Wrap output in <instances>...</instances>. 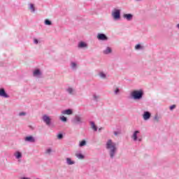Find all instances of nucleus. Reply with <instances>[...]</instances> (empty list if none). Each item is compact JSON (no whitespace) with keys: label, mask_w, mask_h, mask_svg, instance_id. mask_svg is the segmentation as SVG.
<instances>
[{"label":"nucleus","mask_w":179,"mask_h":179,"mask_svg":"<svg viewBox=\"0 0 179 179\" xmlns=\"http://www.w3.org/2000/svg\"><path fill=\"white\" fill-rule=\"evenodd\" d=\"M106 148L109 152L110 159H114V156L117 153V144L113 142V140L109 139L106 142Z\"/></svg>","instance_id":"1"},{"label":"nucleus","mask_w":179,"mask_h":179,"mask_svg":"<svg viewBox=\"0 0 179 179\" xmlns=\"http://www.w3.org/2000/svg\"><path fill=\"white\" fill-rule=\"evenodd\" d=\"M143 96V92L142 91H140V92L134 91L131 94V99H134V100H140V99H142Z\"/></svg>","instance_id":"2"},{"label":"nucleus","mask_w":179,"mask_h":179,"mask_svg":"<svg viewBox=\"0 0 179 179\" xmlns=\"http://www.w3.org/2000/svg\"><path fill=\"white\" fill-rule=\"evenodd\" d=\"M42 120L46 125H51V118L47 115H43L42 117Z\"/></svg>","instance_id":"3"},{"label":"nucleus","mask_w":179,"mask_h":179,"mask_svg":"<svg viewBox=\"0 0 179 179\" xmlns=\"http://www.w3.org/2000/svg\"><path fill=\"white\" fill-rule=\"evenodd\" d=\"M112 15L115 20L120 19V17H121V11L120 10L115 9L112 13Z\"/></svg>","instance_id":"4"},{"label":"nucleus","mask_w":179,"mask_h":179,"mask_svg":"<svg viewBox=\"0 0 179 179\" xmlns=\"http://www.w3.org/2000/svg\"><path fill=\"white\" fill-rule=\"evenodd\" d=\"M24 141L25 142H30L31 143H34V142H36V139L31 136L25 137Z\"/></svg>","instance_id":"5"},{"label":"nucleus","mask_w":179,"mask_h":179,"mask_svg":"<svg viewBox=\"0 0 179 179\" xmlns=\"http://www.w3.org/2000/svg\"><path fill=\"white\" fill-rule=\"evenodd\" d=\"M73 122H75V124H82V117L79 115H76Z\"/></svg>","instance_id":"6"},{"label":"nucleus","mask_w":179,"mask_h":179,"mask_svg":"<svg viewBox=\"0 0 179 179\" xmlns=\"http://www.w3.org/2000/svg\"><path fill=\"white\" fill-rule=\"evenodd\" d=\"M97 38L98 40H102L103 41H106V40H108L107 36H106V34H98Z\"/></svg>","instance_id":"7"},{"label":"nucleus","mask_w":179,"mask_h":179,"mask_svg":"<svg viewBox=\"0 0 179 179\" xmlns=\"http://www.w3.org/2000/svg\"><path fill=\"white\" fill-rule=\"evenodd\" d=\"M150 113L145 111L144 112V114L143 115V120H145V121L149 120V118H150Z\"/></svg>","instance_id":"8"},{"label":"nucleus","mask_w":179,"mask_h":179,"mask_svg":"<svg viewBox=\"0 0 179 179\" xmlns=\"http://www.w3.org/2000/svg\"><path fill=\"white\" fill-rule=\"evenodd\" d=\"M62 113L66 115H71V114H73V112L72 111V109H67V110H63Z\"/></svg>","instance_id":"9"},{"label":"nucleus","mask_w":179,"mask_h":179,"mask_svg":"<svg viewBox=\"0 0 179 179\" xmlns=\"http://www.w3.org/2000/svg\"><path fill=\"white\" fill-rule=\"evenodd\" d=\"M0 96L1 97H4V99H8L9 97V95L6 94L5 90H0Z\"/></svg>","instance_id":"10"},{"label":"nucleus","mask_w":179,"mask_h":179,"mask_svg":"<svg viewBox=\"0 0 179 179\" xmlns=\"http://www.w3.org/2000/svg\"><path fill=\"white\" fill-rule=\"evenodd\" d=\"M138 134H139V131H134V133L133 134L132 138H133L134 141H138Z\"/></svg>","instance_id":"11"},{"label":"nucleus","mask_w":179,"mask_h":179,"mask_svg":"<svg viewBox=\"0 0 179 179\" xmlns=\"http://www.w3.org/2000/svg\"><path fill=\"white\" fill-rule=\"evenodd\" d=\"M124 17L129 21L132 20L133 15L131 14H124Z\"/></svg>","instance_id":"12"},{"label":"nucleus","mask_w":179,"mask_h":179,"mask_svg":"<svg viewBox=\"0 0 179 179\" xmlns=\"http://www.w3.org/2000/svg\"><path fill=\"white\" fill-rule=\"evenodd\" d=\"M78 47L79 48H85V47H87V44H86L85 42H80Z\"/></svg>","instance_id":"13"},{"label":"nucleus","mask_w":179,"mask_h":179,"mask_svg":"<svg viewBox=\"0 0 179 179\" xmlns=\"http://www.w3.org/2000/svg\"><path fill=\"white\" fill-rule=\"evenodd\" d=\"M90 125L92 127V129L94 130V131H97V127L96 126V124H94V122H90Z\"/></svg>","instance_id":"14"},{"label":"nucleus","mask_w":179,"mask_h":179,"mask_svg":"<svg viewBox=\"0 0 179 179\" xmlns=\"http://www.w3.org/2000/svg\"><path fill=\"white\" fill-rule=\"evenodd\" d=\"M66 163L69 166H71L72 164H75V162L72 161V159H71V158H66Z\"/></svg>","instance_id":"15"},{"label":"nucleus","mask_w":179,"mask_h":179,"mask_svg":"<svg viewBox=\"0 0 179 179\" xmlns=\"http://www.w3.org/2000/svg\"><path fill=\"white\" fill-rule=\"evenodd\" d=\"M38 75H41V72L38 69L35 70L34 71V76H38Z\"/></svg>","instance_id":"16"},{"label":"nucleus","mask_w":179,"mask_h":179,"mask_svg":"<svg viewBox=\"0 0 179 179\" xmlns=\"http://www.w3.org/2000/svg\"><path fill=\"white\" fill-rule=\"evenodd\" d=\"M15 156L16 159H20L22 157V153L19 151H17L15 154Z\"/></svg>","instance_id":"17"},{"label":"nucleus","mask_w":179,"mask_h":179,"mask_svg":"<svg viewBox=\"0 0 179 179\" xmlns=\"http://www.w3.org/2000/svg\"><path fill=\"white\" fill-rule=\"evenodd\" d=\"M111 52V49L110 47H108L106 50H103V54H110Z\"/></svg>","instance_id":"18"},{"label":"nucleus","mask_w":179,"mask_h":179,"mask_svg":"<svg viewBox=\"0 0 179 179\" xmlns=\"http://www.w3.org/2000/svg\"><path fill=\"white\" fill-rule=\"evenodd\" d=\"M85 145H86V141L83 140V141L80 142L79 146L80 148H82V147H83Z\"/></svg>","instance_id":"19"},{"label":"nucleus","mask_w":179,"mask_h":179,"mask_svg":"<svg viewBox=\"0 0 179 179\" xmlns=\"http://www.w3.org/2000/svg\"><path fill=\"white\" fill-rule=\"evenodd\" d=\"M45 24H46L47 26H51V24H52V23L49 20H45Z\"/></svg>","instance_id":"20"},{"label":"nucleus","mask_w":179,"mask_h":179,"mask_svg":"<svg viewBox=\"0 0 179 179\" xmlns=\"http://www.w3.org/2000/svg\"><path fill=\"white\" fill-rule=\"evenodd\" d=\"M76 156L78 159H85V156L82 154H76Z\"/></svg>","instance_id":"21"},{"label":"nucleus","mask_w":179,"mask_h":179,"mask_svg":"<svg viewBox=\"0 0 179 179\" xmlns=\"http://www.w3.org/2000/svg\"><path fill=\"white\" fill-rule=\"evenodd\" d=\"M29 9H31V10H32V12H35L36 8H34V4L31 3V4H30Z\"/></svg>","instance_id":"22"},{"label":"nucleus","mask_w":179,"mask_h":179,"mask_svg":"<svg viewBox=\"0 0 179 179\" xmlns=\"http://www.w3.org/2000/svg\"><path fill=\"white\" fill-rule=\"evenodd\" d=\"M68 93L69 94H76V92L75 90H69Z\"/></svg>","instance_id":"23"},{"label":"nucleus","mask_w":179,"mask_h":179,"mask_svg":"<svg viewBox=\"0 0 179 179\" xmlns=\"http://www.w3.org/2000/svg\"><path fill=\"white\" fill-rule=\"evenodd\" d=\"M60 120L63 121V122H66V117L65 116H62L60 117Z\"/></svg>","instance_id":"24"},{"label":"nucleus","mask_w":179,"mask_h":179,"mask_svg":"<svg viewBox=\"0 0 179 179\" xmlns=\"http://www.w3.org/2000/svg\"><path fill=\"white\" fill-rule=\"evenodd\" d=\"M51 152H52V150L51 148H48L46 150L45 153L47 155H50V153H51Z\"/></svg>","instance_id":"25"},{"label":"nucleus","mask_w":179,"mask_h":179,"mask_svg":"<svg viewBox=\"0 0 179 179\" xmlns=\"http://www.w3.org/2000/svg\"><path fill=\"white\" fill-rule=\"evenodd\" d=\"M19 115H20V117H23V116L26 115V112H20L19 113Z\"/></svg>","instance_id":"26"},{"label":"nucleus","mask_w":179,"mask_h":179,"mask_svg":"<svg viewBox=\"0 0 179 179\" xmlns=\"http://www.w3.org/2000/svg\"><path fill=\"white\" fill-rule=\"evenodd\" d=\"M57 138L58 139H62V138H64V135H62V134H59L57 135Z\"/></svg>","instance_id":"27"},{"label":"nucleus","mask_w":179,"mask_h":179,"mask_svg":"<svg viewBox=\"0 0 179 179\" xmlns=\"http://www.w3.org/2000/svg\"><path fill=\"white\" fill-rule=\"evenodd\" d=\"M142 48V46H141V45H136V46H135V48H136V50H141V48Z\"/></svg>","instance_id":"28"},{"label":"nucleus","mask_w":179,"mask_h":179,"mask_svg":"<svg viewBox=\"0 0 179 179\" xmlns=\"http://www.w3.org/2000/svg\"><path fill=\"white\" fill-rule=\"evenodd\" d=\"M99 96L94 94V100H95L96 101H97V99H99Z\"/></svg>","instance_id":"29"},{"label":"nucleus","mask_w":179,"mask_h":179,"mask_svg":"<svg viewBox=\"0 0 179 179\" xmlns=\"http://www.w3.org/2000/svg\"><path fill=\"white\" fill-rule=\"evenodd\" d=\"M71 66H72V68H76V63L72 62L71 63Z\"/></svg>","instance_id":"30"},{"label":"nucleus","mask_w":179,"mask_h":179,"mask_svg":"<svg viewBox=\"0 0 179 179\" xmlns=\"http://www.w3.org/2000/svg\"><path fill=\"white\" fill-rule=\"evenodd\" d=\"M99 75L101 78H106V74H104L103 73H100Z\"/></svg>","instance_id":"31"},{"label":"nucleus","mask_w":179,"mask_h":179,"mask_svg":"<svg viewBox=\"0 0 179 179\" xmlns=\"http://www.w3.org/2000/svg\"><path fill=\"white\" fill-rule=\"evenodd\" d=\"M176 108V105H172L170 106V110H174Z\"/></svg>","instance_id":"32"},{"label":"nucleus","mask_w":179,"mask_h":179,"mask_svg":"<svg viewBox=\"0 0 179 179\" xmlns=\"http://www.w3.org/2000/svg\"><path fill=\"white\" fill-rule=\"evenodd\" d=\"M114 94H115V95L120 94V90H115L114 92Z\"/></svg>","instance_id":"33"},{"label":"nucleus","mask_w":179,"mask_h":179,"mask_svg":"<svg viewBox=\"0 0 179 179\" xmlns=\"http://www.w3.org/2000/svg\"><path fill=\"white\" fill-rule=\"evenodd\" d=\"M154 119L156 120L157 122H159V117L155 116Z\"/></svg>","instance_id":"34"},{"label":"nucleus","mask_w":179,"mask_h":179,"mask_svg":"<svg viewBox=\"0 0 179 179\" xmlns=\"http://www.w3.org/2000/svg\"><path fill=\"white\" fill-rule=\"evenodd\" d=\"M34 41L35 44H38V40L34 39Z\"/></svg>","instance_id":"35"},{"label":"nucleus","mask_w":179,"mask_h":179,"mask_svg":"<svg viewBox=\"0 0 179 179\" xmlns=\"http://www.w3.org/2000/svg\"><path fill=\"white\" fill-rule=\"evenodd\" d=\"M118 134H120V132H118V131H114V135H115V136H117V135H118Z\"/></svg>","instance_id":"36"},{"label":"nucleus","mask_w":179,"mask_h":179,"mask_svg":"<svg viewBox=\"0 0 179 179\" xmlns=\"http://www.w3.org/2000/svg\"><path fill=\"white\" fill-rule=\"evenodd\" d=\"M22 179H30V178H22Z\"/></svg>","instance_id":"37"},{"label":"nucleus","mask_w":179,"mask_h":179,"mask_svg":"<svg viewBox=\"0 0 179 179\" xmlns=\"http://www.w3.org/2000/svg\"><path fill=\"white\" fill-rule=\"evenodd\" d=\"M0 90H5L3 88H0Z\"/></svg>","instance_id":"38"},{"label":"nucleus","mask_w":179,"mask_h":179,"mask_svg":"<svg viewBox=\"0 0 179 179\" xmlns=\"http://www.w3.org/2000/svg\"><path fill=\"white\" fill-rule=\"evenodd\" d=\"M116 90H120V89H118V88H116Z\"/></svg>","instance_id":"39"},{"label":"nucleus","mask_w":179,"mask_h":179,"mask_svg":"<svg viewBox=\"0 0 179 179\" xmlns=\"http://www.w3.org/2000/svg\"><path fill=\"white\" fill-rule=\"evenodd\" d=\"M69 90H72V89L69 88Z\"/></svg>","instance_id":"40"},{"label":"nucleus","mask_w":179,"mask_h":179,"mask_svg":"<svg viewBox=\"0 0 179 179\" xmlns=\"http://www.w3.org/2000/svg\"><path fill=\"white\" fill-rule=\"evenodd\" d=\"M138 141H141V139H138Z\"/></svg>","instance_id":"41"}]
</instances>
